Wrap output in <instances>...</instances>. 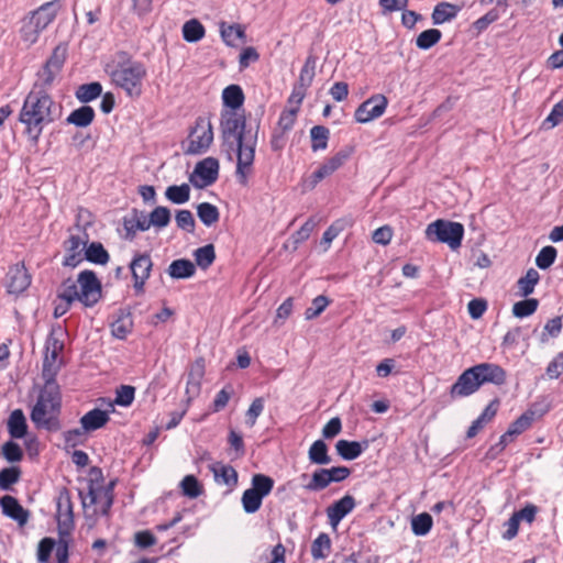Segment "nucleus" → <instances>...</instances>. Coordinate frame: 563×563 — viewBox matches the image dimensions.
<instances>
[{
	"label": "nucleus",
	"instance_id": "393cba45",
	"mask_svg": "<svg viewBox=\"0 0 563 563\" xmlns=\"http://www.w3.org/2000/svg\"><path fill=\"white\" fill-rule=\"evenodd\" d=\"M58 75V70H54L52 67L44 64L37 71L36 80L31 90H37V92H42V95H48L47 90L53 86Z\"/></svg>",
	"mask_w": 563,
	"mask_h": 563
},
{
	"label": "nucleus",
	"instance_id": "cd10ccee",
	"mask_svg": "<svg viewBox=\"0 0 563 563\" xmlns=\"http://www.w3.org/2000/svg\"><path fill=\"white\" fill-rule=\"evenodd\" d=\"M133 320L130 312L119 310L118 317L111 323V333L114 338L124 340L132 331Z\"/></svg>",
	"mask_w": 563,
	"mask_h": 563
},
{
	"label": "nucleus",
	"instance_id": "052dcab7",
	"mask_svg": "<svg viewBox=\"0 0 563 563\" xmlns=\"http://www.w3.org/2000/svg\"><path fill=\"white\" fill-rule=\"evenodd\" d=\"M562 318L561 317H555V318H552L550 320H548V322L545 323L544 325V329H543V332L541 334V342L542 343H545L548 342L549 338H556L560 335L561 331H562Z\"/></svg>",
	"mask_w": 563,
	"mask_h": 563
},
{
	"label": "nucleus",
	"instance_id": "412c9836",
	"mask_svg": "<svg viewBox=\"0 0 563 563\" xmlns=\"http://www.w3.org/2000/svg\"><path fill=\"white\" fill-rule=\"evenodd\" d=\"M220 34L223 42L231 47H236L239 42H246L245 27L238 23L228 24L225 22H221Z\"/></svg>",
	"mask_w": 563,
	"mask_h": 563
},
{
	"label": "nucleus",
	"instance_id": "2eb2a0df",
	"mask_svg": "<svg viewBox=\"0 0 563 563\" xmlns=\"http://www.w3.org/2000/svg\"><path fill=\"white\" fill-rule=\"evenodd\" d=\"M350 153L346 151H340L332 157L327 159L317 170H314L310 177L306 180V187L313 189L322 179L338 170L349 158Z\"/></svg>",
	"mask_w": 563,
	"mask_h": 563
},
{
	"label": "nucleus",
	"instance_id": "8fccbe9b",
	"mask_svg": "<svg viewBox=\"0 0 563 563\" xmlns=\"http://www.w3.org/2000/svg\"><path fill=\"white\" fill-rule=\"evenodd\" d=\"M442 33L438 29H429L421 32L417 40L416 45L420 49H429L440 42Z\"/></svg>",
	"mask_w": 563,
	"mask_h": 563
},
{
	"label": "nucleus",
	"instance_id": "7c9ffc66",
	"mask_svg": "<svg viewBox=\"0 0 563 563\" xmlns=\"http://www.w3.org/2000/svg\"><path fill=\"white\" fill-rule=\"evenodd\" d=\"M211 471L214 475V479L219 484L227 486H235L238 483V473L231 465H224L217 463L211 466Z\"/></svg>",
	"mask_w": 563,
	"mask_h": 563
},
{
	"label": "nucleus",
	"instance_id": "774afa93",
	"mask_svg": "<svg viewBox=\"0 0 563 563\" xmlns=\"http://www.w3.org/2000/svg\"><path fill=\"white\" fill-rule=\"evenodd\" d=\"M134 543L140 549H147L155 545L157 543V539L150 530H142L135 532Z\"/></svg>",
	"mask_w": 563,
	"mask_h": 563
},
{
	"label": "nucleus",
	"instance_id": "b1692460",
	"mask_svg": "<svg viewBox=\"0 0 563 563\" xmlns=\"http://www.w3.org/2000/svg\"><path fill=\"white\" fill-rule=\"evenodd\" d=\"M462 7L450 2L438 3L431 14L432 23L434 25H441L445 22L454 20Z\"/></svg>",
	"mask_w": 563,
	"mask_h": 563
},
{
	"label": "nucleus",
	"instance_id": "c756f323",
	"mask_svg": "<svg viewBox=\"0 0 563 563\" xmlns=\"http://www.w3.org/2000/svg\"><path fill=\"white\" fill-rule=\"evenodd\" d=\"M95 115V110L90 106H81L80 108L71 111L67 117L66 122L78 128H86L92 123Z\"/></svg>",
	"mask_w": 563,
	"mask_h": 563
},
{
	"label": "nucleus",
	"instance_id": "4d7b16f0",
	"mask_svg": "<svg viewBox=\"0 0 563 563\" xmlns=\"http://www.w3.org/2000/svg\"><path fill=\"white\" fill-rule=\"evenodd\" d=\"M67 57V45L58 44L54 49L52 55L46 60L45 65L52 67L54 70H58L60 73L64 63Z\"/></svg>",
	"mask_w": 563,
	"mask_h": 563
},
{
	"label": "nucleus",
	"instance_id": "58836bf2",
	"mask_svg": "<svg viewBox=\"0 0 563 563\" xmlns=\"http://www.w3.org/2000/svg\"><path fill=\"white\" fill-rule=\"evenodd\" d=\"M194 257H195L196 264L201 269L209 268L216 260V251H214L213 244H207L205 246H201V247L195 250Z\"/></svg>",
	"mask_w": 563,
	"mask_h": 563
},
{
	"label": "nucleus",
	"instance_id": "a19ab883",
	"mask_svg": "<svg viewBox=\"0 0 563 563\" xmlns=\"http://www.w3.org/2000/svg\"><path fill=\"white\" fill-rule=\"evenodd\" d=\"M165 197L176 205L186 203L190 199V187L187 184L169 186L166 188Z\"/></svg>",
	"mask_w": 563,
	"mask_h": 563
},
{
	"label": "nucleus",
	"instance_id": "6e6d98bb",
	"mask_svg": "<svg viewBox=\"0 0 563 563\" xmlns=\"http://www.w3.org/2000/svg\"><path fill=\"white\" fill-rule=\"evenodd\" d=\"M180 488L189 498H197L202 494V487L194 475H186L180 482Z\"/></svg>",
	"mask_w": 563,
	"mask_h": 563
},
{
	"label": "nucleus",
	"instance_id": "0eeeda50",
	"mask_svg": "<svg viewBox=\"0 0 563 563\" xmlns=\"http://www.w3.org/2000/svg\"><path fill=\"white\" fill-rule=\"evenodd\" d=\"M463 235V224L441 219L430 223L426 229V236L429 241L445 243L452 250L461 246Z\"/></svg>",
	"mask_w": 563,
	"mask_h": 563
},
{
	"label": "nucleus",
	"instance_id": "6ab92c4d",
	"mask_svg": "<svg viewBox=\"0 0 563 563\" xmlns=\"http://www.w3.org/2000/svg\"><path fill=\"white\" fill-rule=\"evenodd\" d=\"M0 507L2 509V514L16 521L19 526L23 527L26 525L30 514L20 505L15 497L10 495L1 497Z\"/></svg>",
	"mask_w": 563,
	"mask_h": 563
},
{
	"label": "nucleus",
	"instance_id": "09e8293b",
	"mask_svg": "<svg viewBox=\"0 0 563 563\" xmlns=\"http://www.w3.org/2000/svg\"><path fill=\"white\" fill-rule=\"evenodd\" d=\"M331 484L328 475V468H318L312 475L310 482L305 486L307 490L320 492Z\"/></svg>",
	"mask_w": 563,
	"mask_h": 563
},
{
	"label": "nucleus",
	"instance_id": "aec40b11",
	"mask_svg": "<svg viewBox=\"0 0 563 563\" xmlns=\"http://www.w3.org/2000/svg\"><path fill=\"white\" fill-rule=\"evenodd\" d=\"M125 239L132 241L137 231H147L150 229L147 216L144 211L132 209L131 213L123 219Z\"/></svg>",
	"mask_w": 563,
	"mask_h": 563
},
{
	"label": "nucleus",
	"instance_id": "72a5a7b5",
	"mask_svg": "<svg viewBox=\"0 0 563 563\" xmlns=\"http://www.w3.org/2000/svg\"><path fill=\"white\" fill-rule=\"evenodd\" d=\"M197 216L206 227H212L220 219L219 209L210 202H201L197 206Z\"/></svg>",
	"mask_w": 563,
	"mask_h": 563
},
{
	"label": "nucleus",
	"instance_id": "69168bd1",
	"mask_svg": "<svg viewBox=\"0 0 563 563\" xmlns=\"http://www.w3.org/2000/svg\"><path fill=\"white\" fill-rule=\"evenodd\" d=\"M55 541L51 538H44L40 541L37 547V561L40 563H47L54 550Z\"/></svg>",
	"mask_w": 563,
	"mask_h": 563
},
{
	"label": "nucleus",
	"instance_id": "3c124183",
	"mask_svg": "<svg viewBox=\"0 0 563 563\" xmlns=\"http://www.w3.org/2000/svg\"><path fill=\"white\" fill-rule=\"evenodd\" d=\"M57 299L67 300V302L71 303L76 300L79 301L78 285L71 278L64 280L57 291Z\"/></svg>",
	"mask_w": 563,
	"mask_h": 563
},
{
	"label": "nucleus",
	"instance_id": "473e14b6",
	"mask_svg": "<svg viewBox=\"0 0 563 563\" xmlns=\"http://www.w3.org/2000/svg\"><path fill=\"white\" fill-rule=\"evenodd\" d=\"M85 258L93 264L106 265L110 255L100 242H92L86 247Z\"/></svg>",
	"mask_w": 563,
	"mask_h": 563
},
{
	"label": "nucleus",
	"instance_id": "5701e85b",
	"mask_svg": "<svg viewBox=\"0 0 563 563\" xmlns=\"http://www.w3.org/2000/svg\"><path fill=\"white\" fill-rule=\"evenodd\" d=\"M368 448V442H357V441H349V440H339L335 444V449L338 454L346 461H352L357 459L366 449Z\"/></svg>",
	"mask_w": 563,
	"mask_h": 563
},
{
	"label": "nucleus",
	"instance_id": "bb28decb",
	"mask_svg": "<svg viewBox=\"0 0 563 563\" xmlns=\"http://www.w3.org/2000/svg\"><path fill=\"white\" fill-rule=\"evenodd\" d=\"M222 100L223 106L225 107L223 110L239 111L244 102L242 88L238 85H230L225 87L222 91Z\"/></svg>",
	"mask_w": 563,
	"mask_h": 563
},
{
	"label": "nucleus",
	"instance_id": "9b49d317",
	"mask_svg": "<svg viewBox=\"0 0 563 563\" xmlns=\"http://www.w3.org/2000/svg\"><path fill=\"white\" fill-rule=\"evenodd\" d=\"M57 530L58 536L70 537L74 530V511L70 493L66 487H63L57 496Z\"/></svg>",
	"mask_w": 563,
	"mask_h": 563
},
{
	"label": "nucleus",
	"instance_id": "2f4dec72",
	"mask_svg": "<svg viewBox=\"0 0 563 563\" xmlns=\"http://www.w3.org/2000/svg\"><path fill=\"white\" fill-rule=\"evenodd\" d=\"M308 457L312 464L318 465H327L332 462L331 456L328 454V445L323 440H317L310 445Z\"/></svg>",
	"mask_w": 563,
	"mask_h": 563
},
{
	"label": "nucleus",
	"instance_id": "dca6fc26",
	"mask_svg": "<svg viewBox=\"0 0 563 563\" xmlns=\"http://www.w3.org/2000/svg\"><path fill=\"white\" fill-rule=\"evenodd\" d=\"M5 280L8 292L20 295L31 285V275L24 264L18 263L9 267Z\"/></svg>",
	"mask_w": 563,
	"mask_h": 563
},
{
	"label": "nucleus",
	"instance_id": "79ce46f5",
	"mask_svg": "<svg viewBox=\"0 0 563 563\" xmlns=\"http://www.w3.org/2000/svg\"><path fill=\"white\" fill-rule=\"evenodd\" d=\"M534 411L527 410L520 417H518L514 422L510 423L508 428V435H519L526 430H528L534 420Z\"/></svg>",
	"mask_w": 563,
	"mask_h": 563
},
{
	"label": "nucleus",
	"instance_id": "0e129e2a",
	"mask_svg": "<svg viewBox=\"0 0 563 563\" xmlns=\"http://www.w3.org/2000/svg\"><path fill=\"white\" fill-rule=\"evenodd\" d=\"M298 113V108L284 110L278 119L276 129L288 132L292 129Z\"/></svg>",
	"mask_w": 563,
	"mask_h": 563
},
{
	"label": "nucleus",
	"instance_id": "9d476101",
	"mask_svg": "<svg viewBox=\"0 0 563 563\" xmlns=\"http://www.w3.org/2000/svg\"><path fill=\"white\" fill-rule=\"evenodd\" d=\"M77 284L79 289V301L85 307H93L101 299V283L97 278L95 272L89 269L80 272L77 278Z\"/></svg>",
	"mask_w": 563,
	"mask_h": 563
},
{
	"label": "nucleus",
	"instance_id": "f704fd0d",
	"mask_svg": "<svg viewBox=\"0 0 563 563\" xmlns=\"http://www.w3.org/2000/svg\"><path fill=\"white\" fill-rule=\"evenodd\" d=\"M102 93V86L98 81H93L90 84H84L79 86L76 90V98L82 102L87 103L95 99H97Z\"/></svg>",
	"mask_w": 563,
	"mask_h": 563
},
{
	"label": "nucleus",
	"instance_id": "680f3d73",
	"mask_svg": "<svg viewBox=\"0 0 563 563\" xmlns=\"http://www.w3.org/2000/svg\"><path fill=\"white\" fill-rule=\"evenodd\" d=\"M135 396V388L130 385H121L117 389V396L114 402L119 406L128 407L130 406Z\"/></svg>",
	"mask_w": 563,
	"mask_h": 563
},
{
	"label": "nucleus",
	"instance_id": "4468645a",
	"mask_svg": "<svg viewBox=\"0 0 563 563\" xmlns=\"http://www.w3.org/2000/svg\"><path fill=\"white\" fill-rule=\"evenodd\" d=\"M387 99L383 95H376L358 106L354 118L360 123H367L383 115L387 108Z\"/></svg>",
	"mask_w": 563,
	"mask_h": 563
},
{
	"label": "nucleus",
	"instance_id": "f03ea898",
	"mask_svg": "<svg viewBox=\"0 0 563 563\" xmlns=\"http://www.w3.org/2000/svg\"><path fill=\"white\" fill-rule=\"evenodd\" d=\"M62 114V107L49 95L30 90L19 113V122L24 125L23 134L36 144L44 128Z\"/></svg>",
	"mask_w": 563,
	"mask_h": 563
},
{
	"label": "nucleus",
	"instance_id": "f8f14e48",
	"mask_svg": "<svg viewBox=\"0 0 563 563\" xmlns=\"http://www.w3.org/2000/svg\"><path fill=\"white\" fill-rule=\"evenodd\" d=\"M219 176V162L213 157H207L198 162L194 172L189 176V181L196 188H205L218 179Z\"/></svg>",
	"mask_w": 563,
	"mask_h": 563
},
{
	"label": "nucleus",
	"instance_id": "c03bdc74",
	"mask_svg": "<svg viewBox=\"0 0 563 563\" xmlns=\"http://www.w3.org/2000/svg\"><path fill=\"white\" fill-rule=\"evenodd\" d=\"M432 517L428 512L419 514L411 519V530L415 536H426L432 528Z\"/></svg>",
	"mask_w": 563,
	"mask_h": 563
},
{
	"label": "nucleus",
	"instance_id": "603ef678",
	"mask_svg": "<svg viewBox=\"0 0 563 563\" xmlns=\"http://www.w3.org/2000/svg\"><path fill=\"white\" fill-rule=\"evenodd\" d=\"M539 306V300L536 298H527L518 301L512 306V313L517 318H525L533 314Z\"/></svg>",
	"mask_w": 563,
	"mask_h": 563
},
{
	"label": "nucleus",
	"instance_id": "ea45409f",
	"mask_svg": "<svg viewBox=\"0 0 563 563\" xmlns=\"http://www.w3.org/2000/svg\"><path fill=\"white\" fill-rule=\"evenodd\" d=\"M329 135L330 131L328 128L323 125H314L310 130L311 150L313 152L325 150L328 146Z\"/></svg>",
	"mask_w": 563,
	"mask_h": 563
},
{
	"label": "nucleus",
	"instance_id": "f3484780",
	"mask_svg": "<svg viewBox=\"0 0 563 563\" xmlns=\"http://www.w3.org/2000/svg\"><path fill=\"white\" fill-rule=\"evenodd\" d=\"M153 263L148 254H136L131 264L130 269L134 279V288L136 291H143L144 284L150 277Z\"/></svg>",
	"mask_w": 563,
	"mask_h": 563
},
{
	"label": "nucleus",
	"instance_id": "864d4df0",
	"mask_svg": "<svg viewBox=\"0 0 563 563\" xmlns=\"http://www.w3.org/2000/svg\"><path fill=\"white\" fill-rule=\"evenodd\" d=\"M558 251L554 246L548 245L540 250L536 257V265L540 269H548L555 262Z\"/></svg>",
	"mask_w": 563,
	"mask_h": 563
},
{
	"label": "nucleus",
	"instance_id": "423d86ee",
	"mask_svg": "<svg viewBox=\"0 0 563 563\" xmlns=\"http://www.w3.org/2000/svg\"><path fill=\"white\" fill-rule=\"evenodd\" d=\"M146 74V68L142 63L129 60L120 64L112 71V80L125 91L128 97L137 99L143 92V80Z\"/></svg>",
	"mask_w": 563,
	"mask_h": 563
},
{
	"label": "nucleus",
	"instance_id": "7ed1b4c3",
	"mask_svg": "<svg viewBox=\"0 0 563 563\" xmlns=\"http://www.w3.org/2000/svg\"><path fill=\"white\" fill-rule=\"evenodd\" d=\"M506 371L495 363H479L465 369L450 388V397L459 399L475 394L483 385L506 383Z\"/></svg>",
	"mask_w": 563,
	"mask_h": 563
},
{
	"label": "nucleus",
	"instance_id": "e2e57ef3",
	"mask_svg": "<svg viewBox=\"0 0 563 563\" xmlns=\"http://www.w3.org/2000/svg\"><path fill=\"white\" fill-rule=\"evenodd\" d=\"M88 241V234L84 233V236L71 234L65 242L64 249L66 253H79L81 254L86 243Z\"/></svg>",
	"mask_w": 563,
	"mask_h": 563
},
{
	"label": "nucleus",
	"instance_id": "1a4fd4ad",
	"mask_svg": "<svg viewBox=\"0 0 563 563\" xmlns=\"http://www.w3.org/2000/svg\"><path fill=\"white\" fill-rule=\"evenodd\" d=\"M213 141L212 124L208 118L198 117L189 135L188 154L205 153Z\"/></svg>",
	"mask_w": 563,
	"mask_h": 563
},
{
	"label": "nucleus",
	"instance_id": "a211bd4d",
	"mask_svg": "<svg viewBox=\"0 0 563 563\" xmlns=\"http://www.w3.org/2000/svg\"><path fill=\"white\" fill-rule=\"evenodd\" d=\"M355 505V499L351 495H345L341 499L334 501L327 508L329 523L333 528H336L341 520L354 509Z\"/></svg>",
	"mask_w": 563,
	"mask_h": 563
},
{
	"label": "nucleus",
	"instance_id": "6e6552de",
	"mask_svg": "<svg viewBox=\"0 0 563 563\" xmlns=\"http://www.w3.org/2000/svg\"><path fill=\"white\" fill-rule=\"evenodd\" d=\"M62 336L63 330L58 327L53 328L46 339L42 368V377L44 380L56 382V375L60 367L58 355L64 350Z\"/></svg>",
	"mask_w": 563,
	"mask_h": 563
},
{
	"label": "nucleus",
	"instance_id": "37998d69",
	"mask_svg": "<svg viewBox=\"0 0 563 563\" xmlns=\"http://www.w3.org/2000/svg\"><path fill=\"white\" fill-rule=\"evenodd\" d=\"M251 488L262 498L271 494L274 487V479L264 474H254L251 482Z\"/></svg>",
	"mask_w": 563,
	"mask_h": 563
},
{
	"label": "nucleus",
	"instance_id": "e433bc0d",
	"mask_svg": "<svg viewBox=\"0 0 563 563\" xmlns=\"http://www.w3.org/2000/svg\"><path fill=\"white\" fill-rule=\"evenodd\" d=\"M203 25L196 19L187 21L183 26V37L189 43H196L205 36Z\"/></svg>",
	"mask_w": 563,
	"mask_h": 563
},
{
	"label": "nucleus",
	"instance_id": "de8ad7c7",
	"mask_svg": "<svg viewBox=\"0 0 563 563\" xmlns=\"http://www.w3.org/2000/svg\"><path fill=\"white\" fill-rule=\"evenodd\" d=\"M150 228H165L170 222V210L167 207L158 206L147 217Z\"/></svg>",
	"mask_w": 563,
	"mask_h": 563
},
{
	"label": "nucleus",
	"instance_id": "338daca9",
	"mask_svg": "<svg viewBox=\"0 0 563 563\" xmlns=\"http://www.w3.org/2000/svg\"><path fill=\"white\" fill-rule=\"evenodd\" d=\"M264 410V400L258 397L255 398L250 408L246 411V424L253 427L256 423V419L262 415Z\"/></svg>",
	"mask_w": 563,
	"mask_h": 563
},
{
	"label": "nucleus",
	"instance_id": "4c0bfd02",
	"mask_svg": "<svg viewBox=\"0 0 563 563\" xmlns=\"http://www.w3.org/2000/svg\"><path fill=\"white\" fill-rule=\"evenodd\" d=\"M540 275L537 269L529 268L525 276L518 279V288L520 290V295L523 297H528L534 291L536 285L539 283Z\"/></svg>",
	"mask_w": 563,
	"mask_h": 563
},
{
	"label": "nucleus",
	"instance_id": "bf43d9fd",
	"mask_svg": "<svg viewBox=\"0 0 563 563\" xmlns=\"http://www.w3.org/2000/svg\"><path fill=\"white\" fill-rule=\"evenodd\" d=\"M175 221L177 228H179L180 230H184L188 233H194L196 221L191 211L187 209L178 210L175 216Z\"/></svg>",
	"mask_w": 563,
	"mask_h": 563
},
{
	"label": "nucleus",
	"instance_id": "f257e3e1",
	"mask_svg": "<svg viewBox=\"0 0 563 563\" xmlns=\"http://www.w3.org/2000/svg\"><path fill=\"white\" fill-rule=\"evenodd\" d=\"M260 124L254 129L246 126V118L240 111L222 110L220 132L222 148L230 161L236 156L235 177L238 183L245 186L252 174L255 159Z\"/></svg>",
	"mask_w": 563,
	"mask_h": 563
},
{
	"label": "nucleus",
	"instance_id": "39448f33",
	"mask_svg": "<svg viewBox=\"0 0 563 563\" xmlns=\"http://www.w3.org/2000/svg\"><path fill=\"white\" fill-rule=\"evenodd\" d=\"M62 5V0H52L26 14L21 21V38L27 44H34L40 34L54 21Z\"/></svg>",
	"mask_w": 563,
	"mask_h": 563
},
{
	"label": "nucleus",
	"instance_id": "c9c22d12",
	"mask_svg": "<svg viewBox=\"0 0 563 563\" xmlns=\"http://www.w3.org/2000/svg\"><path fill=\"white\" fill-rule=\"evenodd\" d=\"M331 551V539L328 533H320L311 544V555L316 560L325 559Z\"/></svg>",
	"mask_w": 563,
	"mask_h": 563
},
{
	"label": "nucleus",
	"instance_id": "49530a36",
	"mask_svg": "<svg viewBox=\"0 0 563 563\" xmlns=\"http://www.w3.org/2000/svg\"><path fill=\"white\" fill-rule=\"evenodd\" d=\"M316 75V58L313 56H308L298 78V86L308 89L314 78Z\"/></svg>",
	"mask_w": 563,
	"mask_h": 563
},
{
	"label": "nucleus",
	"instance_id": "4be33fe9",
	"mask_svg": "<svg viewBox=\"0 0 563 563\" xmlns=\"http://www.w3.org/2000/svg\"><path fill=\"white\" fill-rule=\"evenodd\" d=\"M109 420L108 411L95 408L80 418V424L87 432H92L104 427Z\"/></svg>",
	"mask_w": 563,
	"mask_h": 563
},
{
	"label": "nucleus",
	"instance_id": "13d9d810",
	"mask_svg": "<svg viewBox=\"0 0 563 563\" xmlns=\"http://www.w3.org/2000/svg\"><path fill=\"white\" fill-rule=\"evenodd\" d=\"M1 455L9 463H15L20 462L23 459V450L16 442L10 440L3 443V445L1 446Z\"/></svg>",
	"mask_w": 563,
	"mask_h": 563
},
{
	"label": "nucleus",
	"instance_id": "a878e982",
	"mask_svg": "<svg viewBox=\"0 0 563 563\" xmlns=\"http://www.w3.org/2000/svg\"><path fill=\"white\" fill-rule=\"evenodd\" d=\"M8 432L12 439H22L27 432L25 416L21 409L13 410L8 419Z\"/></svg>",
	"mask_w": 563,
	"mask_h": 563
},
{
	"label": "nucleus",
	"instance_id": "ddd939ff",
	"mask_svg": "<svg viewBox=\"0 0 563 563\" xmlns=\"http://www.w3.org/2000/svg\"><path fill=\"white\" fill-rule=\"evenodd\" d=\"M90 475L92 478L90 481L87 497L82 498V505L85 507L87 506V501H86L87 499H89V505H96L100 499H104L102 514L107 515L110 507L112 506V503H113V494H112L113 483H111L106 488H103V487L95 488L93 482L102 479V471H101V468L93 466L90 470Z\"/></svg>",
	"mask_w": 563,
	"mask_h": 563
},
{
	"label": "nucleus",
	"instance_id": "20e7f679",
	"mask_svg": "<svg viewBox=\"0 0 563 563\" xmlns=\"http://www.w3.org/2000/svg\"><path fill=\"white\" fill-rule=\"evenodd\" d=\"M34 404L30 418L37 429L58 431L62 428L59 416L62 410V394L57 382L44 380Z\"/></svg>",
	"mask_w": 563,
	"mask_h": 563
},
{
	"label": "nucleus",
	"instance_id": "5fc2aeb1",
	"mask_svg": "<svg viewBox=\"0 0 563 563\" xmlns=\"http://www.w3.org/2000/svg\"><path fill=\"white\" fill-rule=\"evenodd\" d=\"M241 501L246 514H254L261 508L263 498L249 488L243 493Z\"/></svg>",
	"mask_w": 563,
	"mask_h": 563
},
{
	"label": "nucleus",
	"instance_id": "c85d7f7f",
	"mask_svg": "<svg viewBox=\"0 0 563 563\" xmlns=\"http://www.w3.org/2000/svg\"><path fill=\"white\" fill-rule=\"evenodd\" d=\"M167 273L172 278L186 279L195 275L196 266L187 258H179L169 264Z\"/></svg>",
	"mask_w": 563,
	"mask_h": 563
},
{
	"label": "nucleus",
	"instance_id": "a18cd8bd",
	"mask_svg": "<svg viewBox=\"0 0 563 563\" xmlns=\"http://www.w3.org/2000/svg\"><path fill=\"white\" fill-rule=\"evenodd\" d=\"M21 468L19 466H10L0 471V489L11 490L12 486L21 478Z\"/></svg>",
	"mask_w": 563,
	"mask_h": 563
}]
</instances>
